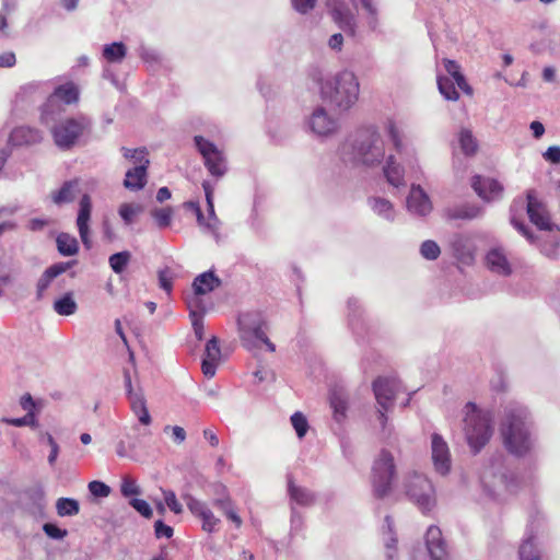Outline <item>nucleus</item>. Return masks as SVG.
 <instances>
[{"instance_id": "nucleus-16", "label": "nucleus", "mask_w": 560, "mask_h": 560, "mask_svg": "<svg viewBox=\"0 0 560 560\" xmlns=\"http://www.w3.org/2000/svg\"><path fill=\"white\" fill-rule=\"evenodd\" d=\"M431 453L436 472L442 476L447 475L451 470V454L447 443L438 433L432 434Z\"/></svg>"}, {"instance_id": "nucleus-52", "label": "nucleus", "mask_w": 560, "mask_h": 560, "mask_svg": "<svg viewBox=\"0 0 560 560\" xmlns=\"http://www.w3.org/2000/svg\"><path fill=\"white\" fill-rule=\"evenodd\" d=\"M208 220L206 229L213 235H218L220 221L214 212L213 198H208L207 201Z\"/></svg>"}, {"instance_id": "nucleus-10", "label": "nucleus", "mask_w": 560, "mask_h": 560, "mask_svg": "<svg viewBox=\"0 0 560 560\" xmlns=\"http://www.w3.org/2000/svg\"><path fill=\"white\" fill-rule=\"evenodd\" d=\"M78 101L79 90L73 82H67L57 86L40 108V121L49 125L50 121L56 120V116L60 115L63 110L59 102L70 105Z\"/></svg>"}, {"instance_id": "nucleus-56", "label": "nucleus", "mask_w": 560, "mask_h": 560, "mask_svg": "<svg viewBox=\"0 0 560 560\" xmlns=\"http://www.w3.org/2000/svg\"><path fill=\"white\" fill-rule=\"evenodd\" d=\"M162 492L165 504L168 509L175 514H180L183 512V506L178 502L175 492L173 490H162Z\"/></svg>"}, {"instance_id": "nucleus-19", "label": "nucleus", "mask_w": 560, "mask_h": 560, "mask_svg": "<svg viewBox=\"0 0 560 560\" xmlns=\"http://www.w3.org/2000/svg\"><path fill=\"white\" fill-rule=\"evenodd\" d=\"M92 213V201L88 194H84L79 202V212L77 226L83 245L89 249L91 247L89 222Z\"/></svg>"}, {"instance_id": "nucleus-9", "label": "nucleus", "mask_w": 560, "mask_h": 560, "mask_svg": "<svg viewBox=\"0 0 560 560\" xmlns=\"http://www.w3.org/2000/svg\"><path fill=\"white\" fill-rule=\"evenodd\" d=\"M92 121L86 116L68 118L51 128L55 144L61 150L71 149L85 131H90Z\"/></svg>"}, {"instance_id": "nucleus-55", "label": "nucleus", "mask_w": 560, "mask_h": 560, "mask_svg": "<svg viewBox=\"0 0 560 560\" xmlns=\"http://www.w3.org/2000/svg\"><path fill=\"white\" fill-rule=\"evenodd\" d=\"M129 504L143 517L151 518L153 515V511L150 504L143 500L133 498L129 501Z\"/></svg>"}, {"instance_id": "nucleus-59", "label": "nucleus", "mask_w": 560, "mask_h": 560, "mask_svg": "<svg viewBox=\"0 0 560 560\" xmlns=\"http://www.w3.org/2000/svg\"><path fill=\"white\" fill-rule=\"evenodd\" d=\"M120 492L124 497L128 498L131 495L140 494L141 489L139 488L135 480L130 478H124L120 486Z\"/></svg>"}, {"instance_id": "nucleus-21", "label": "nucleus", "mask_w": 560, "mask_h": 560, "mask_svg": "<svg viewBox=\"0 0 560 560\" xmlns=\"http://www.w3.org/2000/svg\"><path fill=\"white\" fill-rule=\"evenodd\" d=\"M527 214L533 224L539 230L551 231L552 224L545 207L535 197L533 191L527 194Z\"/></svg>"}, {"instance_id": "nucleus-6", "label": "nucleus", "mask_w": 560, "mask_h": 560, "mask_svg": "<svg viewBox=\"0 0 560 560\" xmlns=\"http://www.w3.org/2000/svg\"><path fill=\"white\" fill-rule=\"evenodd\" d=\"M480 481L490 497H495L500 489L514 493L518 486L515 475L504 467L501 455L492 457L489 466L481 470Z\"/></svg>"}, {"instance_id": "nucleus-23", "label": "nucleus", "mask_w": 560, "mask_h": 560, "mask_svg": "<svg viewBox=\"0 0 560 560\" xmlns=\"http://www.w3.org/2000/svg\"><path fill=\"white\" fill-rule=\"evenodd\" d=\"M42 140L43 135L40 130L28 126H21L11 131L8 142L13 147H22L37 144Z\"/></svg>"}, {"instance_id": "nucleus-11", "label": "nucleus", "mask_w": 560, "mask_h": 560, "mask_svg": "<svg viewBox=\"0 0 560 560\" xmlns=\"http://www.w3.org/2000/svg\"><path fill=\"white\" fill-rule=\"evenodd\" d=\"M195 144L199 153L205 160V165L209 173L213 176L221 177L226 172L225 158L217 145L205 139L202 136L194 138Z\"/></svg>"}, {"instance_id": "nucleus-49", "label": "nucleus", "mask_w": 560, "mask_h": 560, "mask_svg": "<svg viewBox=\"0 0 560 560\" xmlns=\"http://www.w3.org/2000/svg\"><path fill=\"white\" fill-rule=\"evenodd\" d=\"M420 254L424 259L435 260L441 254V248L435 241L427 240L420 246Z\"/></svg>"}, {"instance_id": "nucleus-38", "label": "nucleus", "mask_w": 560, "mask_h": 560, "mask_svg": "<svg viewBox=\"0 0 560 560\" xmlns=\"http://www.w3.org/2000/svg\"><path fill=\"white\" fill-rule=\"evenodd\" d=\"M330 407L334 409L335 419L341 421L346 417L347 399L341 392L331 390L329 395Z\"/></svg>"}, {"instance_id": "nucleus-57", "label": "nucleus", "mask_w": 560, "mask_h": 560, "mask_svg": "<svg viewBox=\"0 0 560 560\" xmlns=\"http://www.w3.org/2000/svg\"><path fill=\"white\" fill-rule=\"evenodd\" d=\"M2 9L0 10V34L8 36V15L14 10V5L10 4V0H2Z\"/></svg>"}, {"instance_id": "nucleus-46", "label": "nucleus", "mask_w": 560, "mask_h": 560, "mask_svg": "<svg viewBox=\"0 0 560 560\" xmlns=\"http://www.w3.org/2000/svg\"><path fill=\"white\" fill-rule=\"evenodd\" d=\"M142 208L138 205L122 203L118 209V213L126 225H130L135 221V217L140 213Z\"/></svg>"}, {"instance_id": "nucleus-62", "label": "nucleus", "mask_w": 560, "mask_h": 560, "mask_svg": "<svg viewBox=\"0 0 560 560\" xmlns=\"http://www.w3.org/2000/svg\"><path fill=\"white\" fill-rule=\"evenodd\" d=\"M154 535L158 539H168L174 535V529L170 525H166L162 520H158L154 523Z\"/></svg>"}, {"instance_id": "nucleus-4", "label": "nucleus", "mask_w": 560, "mask_h": 560, "mask_svg": "<svg viewBox=\"0 0 560 560\" xmlns=\"http://www.w3.org/2000/svg\"><path fill=\"white\" fill-rule=\"evenodd\" d=\"M464 411L466 439L472 453L477 454L492 435V417L489 411L479 410L471 401L465 405Z\"/></svg>"}, {"instance_id": "nucleus-47", "label": "nucleus", "mask_w": 560, "mask_h": 560, "mask_svg": "<svg viewBox=\"0 0 560 560\" xmlns=\"http://www.w3.org/2000/svg\"><path fill=\"white\" fill-rule=\"evenodd\" d=\"M151 215L160 229H165L170 226L172 222L173 210L170 207L154 209L151 211Z\"/></svg>"}, {"instance_id": "nucleus-2", "label": "nucleus", "mask_w": 560, "mask_h": 560, "mask_svg": "<svg viewBox=\"0 0 560 560\" xmlns=\"http://www.w3.org/2000/svg\"><path fill=\"white\" fill-rule=\"evenodd\" d=\"M529 413L524 406L513 404L506 407L501 434L506 450L516 456H524L533 446Z\"/></svg>"}, {"instance_id": "nucleus-40", "label": "nucleus", "mask_w": 560, "mask_h": 560, "mask_svg": "<svg viewBox=\"0 0 560 560\" xmlns=\"http://www.w3.org/2000/svg\"><path fill=\"white\" fill-rule=\"evenodd\" d=\"M56 510L59 516H73L80 511L79 502L71 498H60L57 500Z\"/></svg>"}, {"instance_id": "nucleus-36", "label": "nucleus", "mask_w": 560, "mask_h": 560, "mask_svg": "<svg viewBox=\"0 0 560 560\" xmlns=\"http://www.w3.org/2000/svg\"><path fill=\"white\" fill-rule=\"evenodd\" d=\"M520 560H540V553L534 544V534L527 529L526 537L520 547Z\"/></svg>"}, {"instance_id": "nucleus-24", "label": "nucleus", "mask_w": 560, "mask_h": 560, "mask_svg": "<svg viewBox=\"0 0 560 560\" xmlns=\"http://www.w3.org/2000/svg\"><path fill=\"white\" fill-rule=\"evenodd\" d=\"M222 284L221 279L214 273L213 270L205 271L198 275L192 283L191 289L196 294H208L215 289L220 288Z\"/></svg>"}, {"instance_id": "nucleus-22", "label": "nucleus", "mask_w": 560, "mask_h": 560, "mask_svg": "<svg viewBox=\"0 0 560 560\" xmlns=\"http://www.w3.org/2000/svg\"><path fill=\"white\" fill-rule=\"evenodd\" d=\"M310 127L314 133L325 137L337 130V121L327 115L325 108L318 107L310 118Z\"/></svg>"}, {"instance_id": "nucleus-5", "label": "nucleus", "mask_w": 560, "mask_h": 560, "mask_svg": "<svg viewBox=\"0 0 560 560\" xmlns=\"http://www.w3.org/2000/svg\"><path fill=\"white\" fill-rule=\"evenodd\" d=\"M237 326L241 341L246 349L252 350L264 343L270 352L276 350V346L265 332L266 320L261 312L249 311L240 314Z\"/></svg>"}, {"instance_id": "nucleus-1", "label": "nucleus", "mask_w": 560, "mask_h": 560, "mask_svg": "<svg viewBox=\"0 0 560 560\" xmlns=\"http://www.w3.org/2000/svg\"><path fill=\"white\" fill-rule=\"evenodd\" d=\"M340 158L346 165L375 167L385 159V143L374 127L351 133L340 147Z\"/></svg>"}, {"instance_id": "nucleus-29", "label": "nucleus", "mask_w": 560, "mask_h": 560, "mask_svg": "<svg viewBox=\"0 0 560 560\" xmlns=\"http://www.w3.org/2000/svg\"><path fill=\"white\" fill-rule=\"evenodd\" d=\"M288 493L290 499L300 505H312L315 502V494L304 487L294 483L291 475L288 476Z\"/></svg>"}, {"instance_id": "nucleus-31", "label": "nucleus", "mask_w": 560, "mask_h": 560, "mask_svg": "<svg viewBox=\"0 0 560 560\" xmlns=\"http://www.w3.org/2000/svg\"><path fill=\"white\" fill-rule=\"evenodd\" d=\"M205 294H196L192 292L191 295L186 298V305L189 311V317L192 315L205 317V315L212 310L213 304L206 302L203 299Z\"/></svg>"}, {"instance_id": "nucleus-26", "label": "nucleus", "mask_w": 560, "mask_h": 560, "mask_svg": "<svg viewBox=\"0 0 560 560\" xmlns=\"http://www.w3.org/2000/svg\"><path fill=\"white\" fill-rule=\"evenodd\" d=\"M127 398L130 404V409L132 413L138 418L139 423L145 427L150 425L152 423V418L150 416L143 393L139 390V394L131 395Z\"/></svg>"}, {"instance_id": "nucleus-53", "label": "nucleus", "mask_w": 560, "mask_h": 560, "mask_svg": "<svg viewBox=\"0 0 560 560\" xmlns=\"http://www.w3.org/2000/svg\"><path fill=\"white\" fill-rule=\"evenodd\" d=\"M158 278L160 288L170 295L173 290L174 281V273L172 272V270L170 268L159 270Z\"/></svg>"}, {"instance_id": "nucleus-13", "label": "nucleus", "mask_w": 560, "mask_h": 560, "mask_svg": "<svg viewBox=\"0 0 560 560\" xmlns=\"http://www.w3.org/2000/svg\"><path fill=\"white\" fill-rule=\"evenodd\" d=\"M471 187L485 202L498 201L503 197V185L491 177L475 175L471 178Z\"/></svg>"}, {"instance_id": "nucleus-32", "label": "nucleus", "mask_w": 560, "mask_h": 560, "mask_svg": "<svg viewBox=\"0 0 560 560\" xmlns=\"http://www.w3.org/2000/svg\"><path fill=\"white\" fill-rule=\"evenodd\" d=\"M384 175L387 182L394 187L405 186L404 168L395 162L393 155H389L384 166Z\"/></svg>"}, {"instance_id": "nucleus-7", "label": "nucleus", "mask_w": 560, "mask_h": 560, "mask_svg": "<svg viewBox=\"0 0 560 560\" xmlns=\"http://www.w3.org/2000/svg\"><path fill=\"white\" fill-rule=\"evenodd\" d=\"M402 488L406 497L422 513L430 512L436 504L435 490L432 482L422 474L409 472L404 477Z\"/></svg>"}, {"instance_id": "nucleus-20", "label": "nucleus", "mask_w": 560, "mask_h": 560, "mask_svg": "<svg viewBox=\"0 0 560 560\" xmlns=\"http://www.w3.org/2000/svg\"><path fill=\"white\" fill-rule=\"evenodd\" d=\"M150 160L148 158L140 159V165L129 168L125 174L124 186L130 191L141 190L148 182V167Z\"/></svg>"}, {"instance_id": "nucleus-15", "label": "nucleus", "mask_w": 560, "mask_h": 560, "mask_svg": "<svg viewBox=\"0 0 560 560\" xmlns=\"http://www.w3.org/2000/svg\"><path fill=\"white\" fill-rule=\"evenodd\" d=\"M78 260L59 261L47 267L36 282V299L42 300L52 281L74 267Z\"/></svg>"}, {"instance_id": "nucleus-3", "label": "nucleus", "mask_w": 560, "mask_h": 560, "mask_svg": "<svg viewBox=\"0 0 560 560\" xmlns=\"http://www.w3.org/2000/svg\"><path fill=\"white\" fill-rule=\"evenodd\" d=\"M360 85L353 72L343 70L320 85L324 101L340 112L351 108L359 98Z\"/></svg>"}, {"instance_id": "nucleus-60", "label": "nucleus", "mask_w": 560, "mask_h": 560, "mask_svg": "<svg viewBox=\"0 0 560 560\" xmlns=\"http://www.w3.org/2000/svg\"><path fill=\"white\" fill-rule=\"evenodd\" d=\"M44 533L52 539H63L68 535L67 529L59 528L56 524L45 523L43 525Z\"/></svg>"}, {"instance_id": "nucleus-35", "label": "nucleus", "mask_w": 560, "mask_h": 560, "mask_svg": "<svg viewBox=\"0 0 560 560\" xmlns=\"http://www.w3.org/2000/svg\"><path fill=\"white\" fill-rule=\"evenodd\" d=\"M369 206L380 217L385 220L393 221L395 218V211L392 202L385 198L371 197L369 198Z\"/></svg>"}, {"instance_id": "nucleus-45", "label": "nucleus", "mask_w": 560, "mask_h": 560, "mask_svg": "<svg viewBox=\"0 0 560 560\" xmlns=\"http://www.w3.org/2000/svg\"><path fill=\"white\" fill-rule=\"evenodd\" d=\"M2 422L8 423L13 427H31V428H37L38 427V420L36 417V412H26L25 416L21 418H3Z\"/></svg>"}, {"instance_id": "nucleus-64", "label": "nucleus", "mask_w": 560, "mask_h": 560, "mask_svg": "<svg viewBox=\"0 0 560 560\" xmlns=\"http://www.w3.org/2000/svg\"><path fill=\"white\" fill-rule=\"evenodd\" d=\"M317 0H291L293 9L300 14H306L316 5Z\"/></svg>"}, {"instance_id": "nucleus-27", "label": "nucleus", "mask_w": 560, "mask_h": 560, "mask_svg": "<svg viewBox=\"0 0 560 560\" xmlns=\"http://www.w3.org/2000/svg\"><path fill=\"white\" fill-rule=\"evenodd\" d=\"M486 261L488 268L498 275L509 276L512 271L511 266L501 249H491L486 256Z\"/></svg>"}, {"instance_id": "nucleus-43", "label": "nucleus", "mask_w": 560, "mask_h": 560, "mask_svg": "<svg viewBox=\"0 0 560 560\" xmlns=\"http://www.w3.org/2000/svg\"><path fill=\"white\" fill-rule=\"evenodd\" d=\"M131 258V254L128 250L115 253L109 256L108 262L112 270L115 273H121L127 268Z\"/></svg>"}, {"instance_id": "nucleus-63", "label": "nucleus", "mask_w": 560, "mask_h": 560, "mask_svg": "<svg viewBox=\"0 0 560 560\" xmlns=\"http://www.w3.org/2000/svg\"><path fill=\"white\" fill-rule=\"evenodd\" d=\"M121 151H122V154L126 159L128 160H131L133 161L135 163H137L138 165H140V159L143 156V158H148V152L145 150V148H141V149H128V148H125L122 147L121 148Z\"/></svg>"}, {"instance_id": "nucleus-25", "label": "nucleus", "mask_w": 560, "mask_h": 560, "mask_svg": "<svg viewBox=\"0 0 560 560\" xmlns=\"http://www.w3.org/2000/svg\"><path fill=\"white\" fill-rule=\"evenodd\" d=\"M215 492L222 493L223 497L217 498L213 501L214 506L220 509L224 513L226 518L230 520L231 522H233L236 527H241L242 518L240 517V515L236 513L235 509L233 508L231 498L226 494L225 486H223L221 483L217 485Z\"/></svg>"}, {"instance_id": "nucleus-44", "label": "nucleus", "mask_w": 560, "mask_h": 560, "mask_svg": "<svg viewBox=\"0 0 560 560\" xmlns=\"http://www.w3.org/2000/svg\"><path fill=\"white\" fill-rule=\"evenodd\" d=\"M459 145L465 155H474L477 152L478 143L471 131L463 129L459 132Z\"/></svg>"}, {"instance_id": "nucleus-8", "label": "nucleus", "mask_w": 560, "mask_h": 560, "mask_svg": "<svg viewBox=\"0 0 560 560\" xmlns=\"http://www.w3.org/2000/svg\"><path fill=\"white\" fill-rule=\"evenodd\" d=\"M395 475L394 456L388 451L382 450L372 466L371 482L375 498L384 499L389 494Z\"/></svg>"}, {"instance_id": "nucleus-18", "label": "nucleus", "mask_w": 560, "mask_h": 560, "mask_svg": "<svg viewBox=\"0 0 560 560\" xmlns=\"http://www.w3.org/2000/svg\"><path fill=\"white\" fill-rule=\"evenodd\" d=\"M407 210L417 217H427L432 211V202L420 185H412L407 197Z\"/></svg>"}, {"instance_id": "nucleus-50", "label": "nucleus", "mask_w": 560, "mask_h": 560, "mask_svg": "<svg viewBox=\"0 0 560 560\" xmlns=\"http://www.w3.org/2000/svg\"><path fill=\"white\" fill-rule=\"evenodd\" d=\"M183 499L188 508V510L197 517H201L207 511L208 506L202 501L194 498L190 494H184Z\"/></svg>"}, {"instance_id": "nucleus-17", "label": "nucleus", "mask_w": 560, "mask_h": 560, "mask_svg": "<svg viewBox=\"0 0 560 560\" xmlns=\"http://www.w3.org/2000/svg\"><path fill=\"white\" fill-rule=\"evenodd\" d=\"M425 546L432 560H450L447 544L440 527L431 525L425 533Z\"/></svg>"}, {"instance_id": "nucleus-61", "label": "nucleus", "mask_w": 560, "mask_h": 560, "mask_svg": "<svg viewBox=\"0 0 560 560\" xmlns=\"http://www.w3.org/2000/svg\"><path fill=\"white\" fill-rule=\"evenodd\" d=\"M200 518L202 521V529L208 533L214 532L220 523V520L214 516L210 509Z\"/></svg>"}, {"instance_id": "nucleus-12", "label": "nucleus", "mask_w": 560, "mask_h": 560, "mask_svg": "<svg viewBox=\"0 0 560 560\" xmlns=\"http://www.w3.org/2000/svg\"><path fill=\"white\" fill-rule=\"evenodd\" d=\"M328 11L334 22L348 35L354 36L357 20L345 0H326Z\"/></svg>"}, {"instance_id": "nucleus-58", "label": "nucleus", "mask_w": 560, "mask_h": 560, "mask_svg": "<svg viewBox=\"0 0 560 560\" xmlns=\"http://www.w3.org/2000/svg\"><path fill=\"white\" fill-rule=\"evenodd\" d=\"M89 491L96 498H105L110 493V488L103 481L93 480L89 483Z\"/></svg>"}, {"instance_id": "nucleus-37", "label": "nucleus", "mask_w": 560, "mask_h": 560, "mask_svg": "<svg viewBox=\"0 0 560 560\" xmlns=\"http://www.w3.org/2000/svg\"><path fill=\"white\" fill-rule=\"evenodd\" d=\"M127 48L121 42L104 46L103 56L108 62H121L126 57Z\"/></svg>"}, {"instance_id": "nucleus-51", "label": "nucleus", "mask_w": 560, "mask_h": 560, "mask_svg": "<svg viewBox=\"0 0 560 560\" xmlns=\"http://www.w3.org/2000/svg\"><path fill=\"white\" fill-rule=\"evenodd\" d=\"M291 423L296 432V435L300 439H302L306 435V433L308 431V422H307L306 417L302 412H300V411L294 412L291 416Z\"/></svg>"}, {"instance_id": "nucleus-54", "label": "nucleus", "mask_w": 560, "mask_h": 560, "mask_svg": "<svg viewBox=\"0 0 560 560\" xmlns=\"http://www.w3.org/2000/svg\"><path fill=\"white\" fill-rule=\"evenodd\" d=\"M205 359L212 360L219 362L221 359V349L219 346V340L215 337H212L208 340L205 349Z\"/></svg>"}, {"instance_id": "nucleus-48", "label": "nucleus", "mask_w": 560, "mask_h": 560, "mask_svg": "<svg viewBox=\"0 0 560 560\" xmlns=\"http://www.w3.org/2000/svg\"><path fill=\"white\" fill-rule=\"evenodd\" d=\"M385 128H386L388 138L390 139V141L394 144V148L396 149L397 152H400L404 148L402 137H401V132L398 129V127L396 126L395 121L392 119H388Z\"/></svg>"}, {"instance_id": "nucleus-39", "label": "nucleus", "mask_w": 560, "mask_h": 560, "mask_svg": "<svg viewBox=\"0 0 560 560\" xmlns=\"http://www.w3.org/2000/svg\"><path fill=\"white\" fill-rule=\"evenodd\" d=\"M385 525L387 528L388 537L385 539L386 558L387 560H395L397 538L394 534V522L389 515L385 516Z\"/></svg>"}, {"instance_id": "nucleus-33", "label": "nucleus", "mask_w": 560, "mask_h": 560, "mask_svg": "<svg viewBox=\"0 0 560 560\" xmlns=\"http://www.w3.org/2000/svg\"><path fill=\"white\" fill-rule=\"evenodd\" d=\"M54 311L61 316L73 315L78 310V304L73 298V292H66L54 302Z\"/></svg>"}, {"instance_id": "nucleus-41", "label": "nucleus", "mask_w": 560, "mask_h": 560, "mask_svg": "<svg viewBox=\"0 0 560 560\" xmlns=\"http://www.w3.org/2000/svg\"><path fill=\"white\" fill-rule=\"evenodd\" d=\"M366 13V23L371 31L378 27V9L375 0H359Z\"/></svg>"}, {"instance_id": "nucleus-30", "label": "nucleus", "mask_w": 560, "mask_h": 560, "mask_svg": "<svg viewBox=\"0 0 560 560\" xmlns=\"http://www.w3.org/2000/svg\"><path fill=\"white\" fill-rule=\"evenodd\" d=\"M79 192V182L77 179L67 180L60 189L51 192L52 201L60 206L72 202Z\"/></svg>"}, {"instance_id": "nucleus-42", "label": "nucleus", "mask_w": 560, "mask_h": 560, "mask_svg": "<svg viewBox=\"0 0 560 560\" xmlns=\"http://www.w3.org/2000/svg\"><path fill=\"white\" fill-rule=\"evenodd\" d=\"M438 88L440 93L447 101H457L459 98V94L455 89L454 81L447 77L439 75L438 77Z\"/></svg>"}, {"instance_id": "nucleus-14", "label": "nucleus", "mask_w": 560, "mask_h": 560, "mask_svg": "<svg viewBox=\"0 0 560 560\" xmlns=\"http://www.w3.org/2000/svg\"><path fill=\"white\" fill-rule=\"evenodd\" d=\"M398 381L394 377H378L373 382V392L380 407L390 410L398 392Z\"/></svg>"}, {"instance_id": "nucleus-28", "label": "nucleus", "mask_w": 560, "mask_h": 560, "mask_svg": "<svg viewBox=\"0 0 560 560\" xmlns=\"http://www.w3.org/2000/svg\"><path fill=\"white\" fill-rule=\"evenodd\" d=\"M482 214V209L479 206L465 203L445 210L447 220H472Z\"/></svg>"}, {"instance_id": "nucleus-34", "label": "nucleus", "mask_w": 560, "mask_h": 560, "mask_svg": "<svg viewBox=\"0 0 560 560\" xmlns=\"http://www.w3.org/2000/svg\"><path fill=\"white\" fill-rule=\"evenodd\" d=\"M57 249L61 256H74L79 252L77 238L68 233H60L56 238Z\"/></svg>"}]
</instances>
